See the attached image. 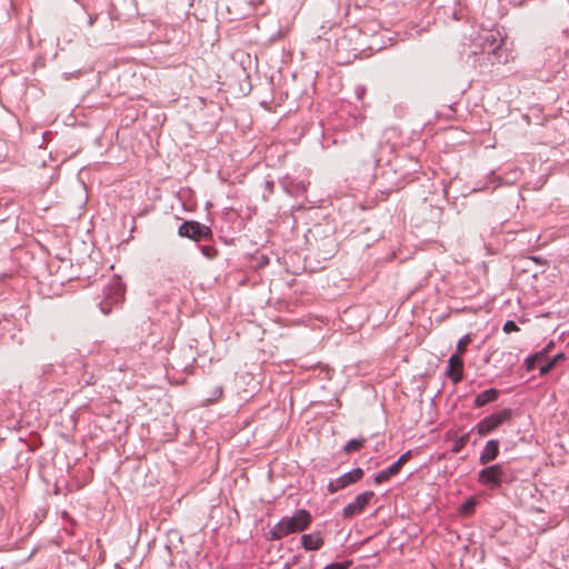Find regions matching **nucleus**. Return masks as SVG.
I'll return each instance as SVG.
<instances>
[{
  "instance_id": "obj_6",
  "label": "nucleus",
  "mask_w": 569,
  "mask_h": 569,
  "mask_svg": "<svg viewBox=\"0 0 569 569\" xmlns=\"http://www.w3.org/2000/svg\"><path fill=\"white\" fill-rule=\"evenodd\" d=\"M502 475L503 470L501 465H492L479 472L478 481L486 487L496 489L501 485Z\"/></svg>"
},
{
  "instance_id": "obj_5",
  "label": "nucleus",
  "mask_w": 569,
  "mask_h": 569,
  "mask_svg": "<svg viewBox=\"0 0 569 569\" xmlns=\"http://www.w3.org/2000/svg\"><path fill=\"white\" fill-rule=\"evenodd\" d=\"M373 491H365L358 495L352 502L347 505L342 510V517L350 519L357 515H360L373 498Z\"/></svg>"
},
{
  "instance_id": "obj_23",
  "label": "nucleus",
  "mask_w": 569,
  "mask_h": 569,
  "mask_svg": "<svg viewBox=\"0 0 569 569\" xmlns=\"http://www.w3.org/2000/svg\"><path fill=\"white\" fill-rule=\"evenodd\" d=\"M565 359V355L563 353H558L556 355L555 357H552L550 360L556 365L558 363L560 360H563Z\"/></svg>"
},
{
  "instance_id": "obj_14",
  "label": "nucleus",
  "mask_w": 569,
  "mask_h": 569,
  "mask_svg": "<svg viewBox=\"0 0 569 569\" xmlns=\"http://www.w3.org/2000/svg\"><path fill=\"white\" fill-rule=\"evenodd\" d=\"M363 443L365 439H352L348 441L347 445L345 446V451L347 453L358 451L363 447Z\"/></svg>"
},
{
  "instance_id": "obj_8",
  "label": "nucleus",
  "mask_w": 569,
  "mask_h": 569,
  "mask_svg": "<svg viewBox=\"0 0 569 569\" xmlns=\"http://www.w3.org/2000/svg\"><path fill=\"white\" fill-rule=\"evenodd\" d=\"M448 377L452 382L458 383L463 377V360L459 355H452L448 361Z\"/></svg>"
},
{
  "instance_id": "obj_13",
  "label": "nucleus",
  "mask_w": 569,
  "mask_h": 569,
  "mask_svg": "<svg viewBox=\"0 0 569 569\" xmlns=\"http://www.w3.org/2000/svg\"><path fill=\"white\" fill-rule=\"evenodd\" d=\"M471 341V335H466L465 337H462L457 343V350L455 355H459L460 357H462Z\"/></svg>"
},
{
  "instance_id": "obj_9",
  "label": "nucleus",
  "mask_w": 569,
  "mask_h": 569,
  "mask_svg": "<svg viewBox=\"0 0 569 569\" xmlns=\"http://www.w3.org/2000/svg\"><path fill=\"white\" fill-rule=\"evenodd\" d=\"M499 455V441L498 440H489L479 458L481 465H487L493 461Z\"/></svg>"
},
{
  "instance_id": "obj_11",
  "label": "nucleus",
  "mask_w": 569,
  "mask_h": 569,
  "mask_svg": "<svg viewBox=\"0 0 569 569\" xmlns=\"http://www.w3.org/2000/svg\"><path fill=\"white\" fill-rule=\"evenodd\" d=\"M552 347V342H550L545 349H542L540 352H537L533 356H530L526 360L527 370L531 371L533 370L538 365L541 366V363L547 359V355L549 349Z\"/></svg>"
},
{
  "instance_id": "obj_15",
  "label": "nucleus",
  "mask_w": 569,
  "mask_h": 569,
  "mask_svg": "<svg viewBox=\"0 0 569 569\" xmlns=\"http://www.w3.org/2000/svg\"><path fill=\"white\" fill-rule=\"evenodd\" d=\"M476 505L477 501L473 498L467 500L463 505L460 506V513L463 516H470L473 512Z\"/></svg>"
},
{
  "instance_id": "obj_10",
  "label": "nucleus",
  "mask_w": 569,
  "mask_h": 569,
  "mask_svg": "<svg viewBox=\"0 0 569 569\" xmlns=\"http://www.w3.org/2000/svg\"><path fill=\"white\" fill-rule=\"evenodd\" d=\"M301 545L306 550H318L323 546V539L319 533H308L301 537Z\"/></svg>"
},
{
  "instance_id": "obj_20",
  "label": "nucleus",
  "mask_w": 569,
  "mask_h": 569,
  "mask_svg": "<svg viewBox=\"0 0 569 569\" xmlns=\"http://www.w3.org/2000/svg\"><path fill=\"white\" fill-rule=\"evenodd\" d=\"M467 440H468V435H465L461 438H459L453 447V451L455 452L460 451V449L466 445Z\"/></svg>"
},
{
  "instance_id": "obj_19",
  "label": "nucleus",
  "mask_w": 569,
  "mask_h": 569,
  "mask_svg": "<svg viewBox=\"0 0 569 569\" xmlns=\"http://www.w3.org/2000/svg\"><path fill=\"white\" fill-rule=\"evenodd\" d=\"M349 566H350L349 561L336 562V563L328 565L325 569H348Z\"/></svg>"
},
{
  "instance_id": "obj_12",
  "label": "nucleus",
  "mask_w": 569,
  "mask_h": 569,
  "mask_svg": "<svg viewBox=\"0 0 569 569\" xmlns=\"http://www.w3.org/2000/svg\"><path fill=\"white\" fill-rule=\"evenodd\" d=\"M499 396V390L497 389H488L481 393H479L475 399V406L480 408L486 406L489 402H493L497 400Z\"/></svg>"
},
{
  "instance_id": "obj_4",
  "label": "nucleus",
  "mask_w": 569,
  "mask_h": 569,
  "mask_svg": "<svg viewBox=\"0 0 569 569\" xmlns=\"http://www.w3.org/2000/svg\"><path fill=\"white\" fill-rule=\"evenodd\" d=\"M124 289L118 280L107 288L104 293V300L100 303L101 311L104 315L110 313L113 305H119L123 301Z\"/></svg>"
},
{
  "instance_id": "obj_22",
  "label": "nucleus",
  "mask_w": 569,
  "mask_h": 569,
  "mask_svg": "<svg viewBox=\"0 0 569 569\" xmlns=\"http://www.w3.org/2000/svg\"><path fill=\"white\" fill-rule=\"evenodd\" d=\"M411 458V451H407L400 456L397 462L402 467Z\"/></svg>"
},
{
  "instance_id": "obj_1",
  "label": "nucleus",
  "mask_w": 569,
  "mask_h": 569,
  "mask_svg": "<svg viewBox=\"0 0 569 569\" xmlns=\"http://www.w3.org/2000/svg\"><path fill=\"white\" fill-rule=\"evenodd\" d=\"M311 523L310 513L300 509L293 513L292 517H284L281 519L270 531V539L279 540L290 533L301 532L306 530Z\"/></svg>"
},
{
  "instance_id": "obj_7",
  "label": "nucleus",
  "mask_w": 569,
  "mask_h": 569,
  "mask_svg": "<svg viewBox=\"0 0 569 569\" xmlns=\"http://www.w3.org/2000/svg\"><path fill=\"white\" fill-rule=\"evenodd\" d=\"M363 476V470L360 468H356L350 472L342 475L341 477L330 481L328 485V490L331 493H335L352 483L358 482Z\"/></svg>"
},
{
  "instance_id": "obj_16",
  "label": "nucleus",
  "mask_w": 569,
  "mask_h": 569,
  "mask_svg": "<svg viewBox=\"0 0 569 569\" xmlns=\"http://www.w3.org/2000/svg\"><path fill=\"white\" fill-rule=\"evenodd\" d=\"M555 366L556 365L551 360H549V361L545 360L540 366V375L541 376L547 375Z\"/></svg>"
},
{
  "instance_id": "obj_18",
  "label": "nucleus",
  "mask_w": 569,
  "mask_h": 569,
  "mask_svg": "<svg viewBox=\"0 0 569 569\" xmlns=\"http://www.w3.org/2000/svg\"><path fill=\"white\" fill-rule=\"evenodd\" d=\"M503 331H505L506 333L516 332V331H519V327L516 325V322H515V321L509 320V321H507V322L503 325Z\"/></svg>"
},
{
  "instance_id": "obj_3",
  "label": "nucleus",
  "mask_w": 569,
  "mask_h": 569,
  "mask_svg": "<svg viewBox=\"0 0 569 569\" xmlns=\"http://www.w3.org/2000/svg\"><path fill=\"white\" fill-rule=\"evenodd\" d=\"M180 237L189 238L194 241H199L201 239H208L211 237L212 232L210 228L204 224H201L197 221H186L183 222L178 230Z\"/></svg>"
},
{
  "instance_id": "obj_2",
  "label": "nucleus",
  "mask_w": 569,
  "mask_h": 569,
  "mask_svg": "<svg viewBox=\"0 0 569 569\" xmlns=\"http://www.w3.org/2000/svg\"><path fill=\"white\" fill-rule=\"evenodd\" d=\"M512 416L511 409H503L499 412L492 413L486 418H483L476 427L479 436L483 437L498 427H500L503 422L508 421Z\"/></svg>"
},
{
  "instance_id": "obj_17",
  "label": "nucleus",
  "mask_w": 569,
  "mask_h": 569,
  "mask_svg": "<svg viewBox=\"0 0 569 569\" xmlns=\"http://www.w3.org/2000/svg\"><path fill=\"white\" fill-rule=\"evenodd\" d=\"M391 478V476L388 473L387 470H383L381 472H379L376 477H375V482L377 485H380L382 482H386L388 481L389 479Z\"/></svg>"
},
{
  "instance_id": "obj_24",
  "label": "nucleus",
  "mask_w": 569,
  "mask_h": 569,
  "mask_svg": "<svg viewBox=\"0 0 569 569\" xmlns=\"http://www.w3.org/2000/svg\"><path fill=\"white\" fill-rule=\"evenodd\" d=\"M217 393L218 396H221L222 395V390L220 388L217 389Z\"/></svg>"
},
{
  "instance_id": "obj_21",
  "label": "nucleus",
  "mask_w": 569,
  "mask_h": 569,
  "mask_svg": "<svg viewBox=\"0 0 569 569\" xmlns=\"http://www.w3.org/2000/svg\"><path fill=\"white\" fill-rule=\"evenodd\" d=\"M401 468L402 467L396 461L386 470L392 477V476H396L400 471Z\"/></svg>"
},
{
  "instance_id": "obj_25",
  "label": "nucleus",
  "mask_w": 569,
  "mask_h": 569,
  "mask_svg": "<svg viewBox=\"0 0 569 569\" xmlns=\"http://www.w3.org/2000/svg\"><path fill=\"white\" fill-rule=\"evenodd\" d=\"M203 252L204 254L209 256V250H207V248H203Z\"/></svg>"
}]
</instances>
